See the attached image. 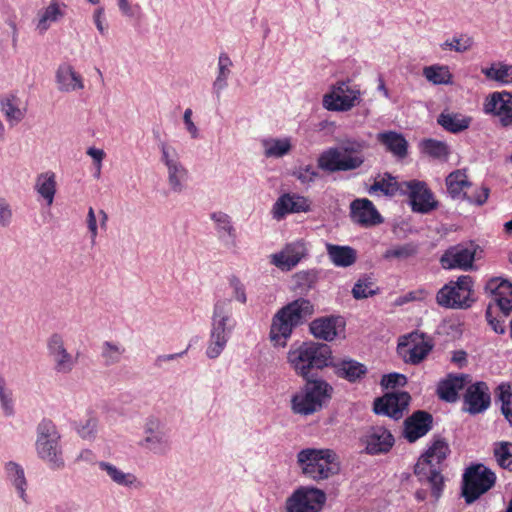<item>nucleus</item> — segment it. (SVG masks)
Here are the masks:
<instances>
[{"label": "nucleus", "mask_w": 512, "mask_h": 512, "mask_svg": "<svg viewBox=\"0 0 512 512\" xmlns=\"http://www.w3.org/2000/svg\"><path fill=\"white\" fill-rule=\"evenodd\" d=\"M465 411L470 414H479L491 405L489 386L485 382H476L469 385L464 394Z\"/></svg>", "instance_id": "obj_21"}, {"label": "nucleus", "mask_w": 512, "mask_h": 512, "mask_svg": "<svg viewBox=\"0 0 512 512\" xmlns=\"http://www.w3.org/2000/svg\"><path fill=\"white\" fill-rule=\"evenodd\" d=\"M56 78L62 91L83 89L82 76L77 74L73 67L68 64H63L58 68Z\"/></svg>", "instance_id": "obj_34"}, {"label": "nucleus", "mask_w": 512, "mask_h": 512, "mask_svg": "<svg viewBox=\"0 0 512 512\" xmlns=\"http://www.w3.org/2000/svg\"><path fill=\"white\" fill-rule=\"evenodd\" d=\"M485 289L491 293L494 303L503 315H510L512 311V283L510 280L501 277L490 278Z\"/></svg>", "instance_id": "obj_20"}, {"label": "nucleus", "mask_w": 512, "mask_h": 512, "mask_svg": "<svg viewBox=\"0 0 512 512\" xmlns=\"http://www.w3.org/2000/svg\"><path fill=\"white\" fill-rule=\"evenodd\" d=\"M478 248L474 242L450 247L441 256L440 263L444 269L470 270Z\"/></svg>", "instance_id": "obj_14"}, {"label": "nucleus", "mask_w": 512, "mask_h": 512, "mask_svg": "<svg viewBox=\"0 0 512 512\" xmlns=\"http://www.w3.org/2000/svg\"><path fill=\"white\" fill-rule=\"evenodd\" d=\"M287 358L296 375L301 377H306L314 368L332 367L336 376L355 383L368 373V368L354 359L334 360L331 347L323 343L304 342L291 347Z\"/></svg>", "instance_id": "obj_1"}, {"label": "nucleus", "mask_w": 512, "mask_h": 512, "mask_svg": "<svg viewBox=\"0 0 512 512\" xmlns=\"http://www.w3.org/2000/svg\"><path fill=\"white\" fill-rule=\"evenodd\" d=\"M307 254L303 241L291 242L282 252L272 256V263L282 270H291Z\"/></svg>", "instance_id": "obj_27"}, {"label": "nucleus", "mask_w": 512, "mask_h": 512, "mask_svg": "<svg viewBox=\"0 0 512 512\" xmlns=\"http://www.w3.org/2000/svg\"><path fill=\"white\" fill-rule=\"evenodd\" d=\"M368 455L387 453L395 444V437L390 430L382 426L369 428L360 438Z\"/></svg>", "instance_id": "obj_18"}, {"label": "nucleus", "mask_w": 512, "mask_h": 512, "mask_svg": "<svg viewBox=\"0 0 512 512\" xmlns=\"http://www.w3.org/2000/svg\"><path fill=\"white\" fill-rule=\"evenodd\" d=\"M490 195V188L481 186V187H471V189H467L464 194V200L476 204L483 205L486 203L488 197Z\"/></svg>", "instance_id": "obj_49"}, {"label": "nucleus", "mask_w": 512, "mask_h": 512, "mask_svg": "<svg viewBox=\"0 0 512 512\" xmlns=\"http://www.w3.org/2000/svg\"><path fill=\"white\" fill-rule=\"evenodd\" d=\"M368 148L369 144L364 140L347 138L339 147L322 151L317 165L329 173L354 171L365 163L364 151Z\"/></svg>", "instance_id": "obj_3"}, {"label": "nucleus", "mask_w": 512, "mask_h": 512, "mask_svg": "<svg viewBox=\"0 0 512 512\" xmlns=\"http://www.w3.org/2000/svg\"><path fill=\"white\" fill-rule=\"evenodd\" d=\"M88 156L92 157L94 159V162L97 167V175L101 173V163L102 160L105 158V152L102 149L97 148H89L87 151Z\"/></svg>", "instance_id": "obj_61"}, {"label": "nucleus", "mask_w": 512, "mask_h": 512, "mask_svg": "<svg viewBox=\"0 0 512 512\" xmlns=\"http://www.w3.org/2000/svg\"><path fill=\"white\" fill-rule=\"evenodd\" d=\"M485 317L495 332H497L499 335H503V333H505V321L492 315L491 305L487 307L485 311Z\"/></svg>", "instance_id": "obj_55"}, {"label": "nucleus", "mask_w": 512, "mask_h": 512, "mask_svg": "<svg viewBox=\"0 0 512 512\" xmlns=\"http://www.w3.org/2000/svg\"><path fill=\"white\" fill-rule=\"evenodd\" d=\"M193 111L191 108H186L184 111L183 120L185 122V127L188 132L191 134L192 138H197L199 136V129L196 127L195 123L192 120Z\"/></svg>", "instance_id": "obj_59"}, {"label": "nucleus", "mask_w": 512, "mask_h": 512, "mask_svg": "<svg viewBox=\"0 0 512 512\" xmlns=\"http://www.w3.org/2000/svg\"><path fill=\"white\" fill-rule=\"evenodd\" d=\"M230 285L233 288L234 298L241 303H245L247 301L245 285L236 276L230 277Z\"/></svg>", "instance_id": "obj_57"}, {"label": "nucleus", "mask_w": 512, "mask_h": 512, "mask_svg": "<svg viewBox=\"0 0 512 512\" xmlns=\"http://www.w3.org/2000/svg\"><path fill=\"white\" fill-rule=\"evenodd\" d=\"M297 464L304 476L320 482L339 473L340 462L332 449H302L297 454Z\"/></svg>", "instance_id": "obj_6"}, {"label": "nucleus", "mask_w": 512, "mask_h": 512, "mask_svg": "<svg viewBox=\"0 0 512 512\" xmlns=\"http://www.w3.org/2000/svg\"><path fill=\"white\" fill-rule=\"evenodd\" d=\"M345 322L340 316H328L316 318L309 325L311 334L316 338L331 341L343 331Z\"/></svg>", "instance_id": "obj_25"}, {"label": "nucleus", "mask_w": 512, "mask_h": 512, "mask_svg": "<svg viewBox=\"0 0 512 512\" xmlns=\"http://www.w3.org/2000/svg\"><path fill=\"white\" fill-rule=\"evenodd\" d=\"M411 396L406 391L391 392L374 401V413L399 420L407 411Z\"/></svg>", "instance_id": "obj_17"}, {"label": "nucleus", "mask_w": 512, "mask_h": 512, "mask_svg": "<svg viewBox=\"0 0 512 512\" xmlns=\"http://www.w3.org/2000/svg\"><path fill=\"white\" fill-rule=\"evenodd\" d=\"M36 432L37 455L48 461L51 468H62L64 462L59 445L60 435L54 422L49 419H42L38 423Z\"/></svg>", "instance_id": "obj_9"}, {"label": "nucleus", "mask_w": 512, "mask_h": 512, "mask_svg": "<svg viewBox=\"0 0 512 512\" xmlns=\"http://www.w3.org/2000/svg\"><path fill=\"white\" fill-rule=\"evenodd\" d=\"M423 75L427 81L433 84L452 83L453 75L447 66L432 65L423 69Z\"/></svg>", "instance_id": "obj_43"}, {"label": "nucleus", "mask_w": 512, "mask_h": 512, "mask_svg": "<svg viewBox=\"0 0 512 512\" xmlns=\"http://www.w3.org/2000/svg\"><path fill=\"white\" fill-rule=\"evenodd\" d=\"M451 452L445 438L435 437L414 466V473L420 481H427L435 500L439 499L445 487L442 474L444 462Z\"/></svg>", "instance_id": "obj_2"}, {"label": "nucleus", "mask_w": 512, "mask_h": 512, "mask_svg": "<svg viewBox=\"0 0 512 512\" xmlns=\"http://www.w3.org/2000/svg\"><path fill=\"white\" fill-rule=\"evenodd\" d=\"M306 377L304 385L291 397L290 408L295 414L310 415L321 411L331 400L334 389L323 378Z\"/></svg>", "instance_id": "obj_4"}, {"label": "nucleus", "mask_w": 512, "mask_h": 512, "mask_svg": "<svg viewBox=\"0 0 512 512\" xmlns=\"http://www.w3.org/2000/svg\"><path fill=\"white\" fill-rule=\"evenodd\" d=\"M311 201L309 197L285 193L278 197L272 208V215L277 220L283 219L289 213L309 212Z\"/></svg>", "instance_id": "obj_19"}, {"label": "nucleus", "mask_w": 512, "mask_h": 512, "mask_svg": "<svg viewBox=\"0 0 512 512\" xmlns=\"http://www.w3.org/2000/svg\"><path fill=\"white\" fill-rule=\"evenodd\" d=\"M211 220L215 224V230L218 234V238L222 241L226 247L237 246V230L232 224V220L229 215L223 211H215L211 214Z\"/></svg>", "instance_id": "obj_28"}, {"label": "nucleus", "mask_w": 512, "mask_h": 512, "mask_svg": "<svg viewBox=\"0 0 512 512\" xmlns=\"http://www.w3.org/2000/svg\"><path fill=\"white\" fill-rule=\"evenodd\" d=\"M326 249L328 258L335 266L348 268L356 262L357 252L353 247L327 244Z\"/></svg>", "instance_id": "obj_32"}, {"label": "nucleus", "mask_w": 512, "mask_h": 512, "mask_svg": "<svg viewBox=\"0 0 512 512\" xmlns=\"http://www.w3.org/2000/svg\"><path fill=\"white\" fill-rule=\"evenodd\" d=\"M493 456L497 464L512 471V443L500 441L493 444Z\"/></svg>", "instance_id": "obj_42"}, {"label": "nucleus", "mask_w": 512, "mask_h": 512, "mask_svg": "<svg viewBox=\"0 0 512 512\" xmlns=\"http://www.w3.org/2000/svg\"><path fill=\"white\" fill-rule=\"evenodd\" d=\"M231 321V301L218 300L214 306L212 315V330L206 348V355L210 359H216L225 349L231 335L233 325Z\"/></svg>", "instance_id": "obj_7"}, {"label": "nucleus", "mask_w": 512, "mask_h": 512, "mask_svg": "<svg viewBox=\"0 0 512 512\" xmlns=\"http://www.w3.org/2000/svg\"><path fill=\"white\" fill-rule=\"evenodd\" d=\"M35 189L47 204L51 205L56 195V174L52 171L39 174L36 178Z\"/></svg>", "instance_id": "obj_36"}, {"label": "nucleus", "mask_w": 512, "mask_h": 512, "mask_svg": "<svg viewBox=\"0 0 512 512\" xmlns=\"http://www.w3.org/2000/svg\"><path fill=\"white\" fill-rule=\"evenodd\" d=\"M432 348L433 346L426 342V340L420 339L419 342H414L412 346H409L407 351L404 352V360L411 365H419L421 361L427 358Z\"/></svg>", "instance_id": "obj_39"}, {"label": "nucleus", "mask_w": 512, "mask_h": 512, "mask_svg": "<svg viewBox=\"0 0 512 512\" xmlns=\"http://www.w3.org/2000/svg\"><path fill=\"white\" fill-rule=\"evenodd\" d=\"M428 292L425 288H419L418 290L408 292L404 295L403 301H422L427 299Z\"/></svg>", "instance_id": "obj_62"}, {"label": "nucleus", "mask_w": 512, "mask_h": 512, "mask_svg": "<svg viewBox=\"0 0 512 512\" xmlns=\"http://www.w3.org/2000/svg\"><path fill=\"white\" fill-rule=\"evenodd\" d=\"M291 149V142L284 140H273L266 143L265 155L267 157H283Z\"/></svg>", "instance_id": "obj_51"}, {"label": "nucleus", "mask_w": 512, "mask_h": 512, "mask_svg": "<svg viewBox=\"0 0 512 512\" xmlns=\"http://www.w3.org/2000/svg\"><path fill=\"white\" fill-rule=\"evenodd\" d=\"M293 175L304 185H309V183L314 182L318 178L319 173L312 165H306L296 168Z\"/></svg>", "instance_id": "obj_53"}, {"label": "nucleus", "mask_w": 512, "mask_h": 512, "mask_svg": "<svg viewBox=\"0 0 512 512\" xmlns=\"http://www.w3.org/2000/svg\"><path fill=\"white\" fill-rule=\"evenodd\" d=\"M63 13L57 4H51L41 13L37 24V29L45 32L49 28L51 22H56L58 18L62 17Z\"/></svg>", "instance_id": "obj_48"}, {"label": "nucleus", "mask_w": 512, "mask_h": 512, "mask_svg": "<svg viewBox=\"0 0 512 512\" xmlns=\"http://www.w3.org/2000/svg\"><path fill=\"white\" fill-rule=\"evenodd\" d=\"M404 189V181H398L394 175L385 172L375 177L374 183L368 189V194L374 195L380 193L381 195L394 197L395 195H402Z\"/></svg>", "instance_id": "obj_29"}, {"label": "nucleus", "mask_w": 512, "mask_h": 512, "mask_svg": "<svg viewBox=\"0 0 512 512\" xmlns=\"http://www.w3.org/2000/svg\"><path fill=\"white\" fill-rule=\"evenodd\" d=\"M472 121L473 118L469 115L458 112H442L437 119L438 125L452 134H459L468 129Z\"/></svg>", "instance_id": "obj_30"}, {"label": "nucleus", "mask_w": 512, "mask_h": 512, "mask_svg": "<svg viewBox=\"0 0 512 512\" xmlns=\"http://www.w3.org/2000/svg\"><path fill=\"white\" fill-rule=\"evenodd\" d=\"M466 352L465 351H456L452 355V362H454L459 367L464 366L466 362Z\"/></svg>", "instance_id": "obj_64"}, {"label": "nucleus", "mask_w": 512, "mask_h": 512, "mask_svg": "<svg viewBox=\"0 0 512 512\" xmlns=\"http://www.w3.org/2000/svg\"><path fill=\"white\" fill-rule=\"evenodd\" d=\"M11 219H12L11 207L4 200V198H0V226L10 225Z\"/></svg>", "instance_id": "obj_58"}, {"label": "nucleus", "mask_w": 512, "mask_h": 512, "mask_svg": "<svg viewBox=\"0 0 512 512\" xmlns=\"http://www.w3.org/2000/svg\"><path fill=\"white\" fill-rule=\"evenodd\" d=\"M438 306L452 309H466L472 306L473 278L460 276L440 288L436 294Z\"/></svg>", "instance_id": "obj_10"}, {"label": "nucleus", "mask_w": 512, "mask_h": 512, "mask_svg": "<svg viewBox=\"0 0 512 512\" xmlns=\"http://www.w3.org/2000/svg\"><path fill=\"white\" fill-rule=\"evenodd\" d=\"M162 161L167 167L168 182L173 191L180 193L184 188V182L187 179L188 172L179 160L176 149L167 143L160 144Z\"/></svg>", "instance_id": "obj_15"}, {"label": "nucleus", "mask_w": 512, "mask_h": 512, "mask_svg": "<svg viewBox=\"0 0 512 512\" xmlns=\"http://www.w3.org/2000/svg\"><path fill=\"white\" fill-rule=\"evenodd\" d=\"M445 45L450 47L453 51L465 52L472 47L473 42L471 38L462 39L454 37L451 40H447Z\"/></svg>", "instance_id": "obj_56"}, {"label": "nucleus", "mask_w": 512, "mask_h": 512, "mask_svg": "<svg viewBox=\"0 0 512 512\" xmlns=\"http://www.w3.org/2000/svg\"><path fill=\"white\" fill-rule=\"evenodd\" d=\"M5 471L15 486L19 496L26 502L27 481L22 466L15 462H9L5 465Z\"/></svg>", "instance_id": "obj_40"}, {"label": "nucleus", "mask_w": 512, "mask_h": 512, "mask_svg": "<svg viewBox=\"0 0 512 512\" xmlns=\"http://www.w3.org/2000/svg\"><path fill=\"white\" fill-rule=\"evenodd\" d=\"M359 104H361L360 85L349 78L335 82L322 99L323 107L331 112H348Z\"/></svg>", "instance_id": "obj_11"}, {"label": "nucleus", "mask_w": 512, "mask_h": 512, "mask_svg": "<svg viewBox=\"0 0 512 512\" xmlns=\"http://www.w3.org/2000/svg\"><path fill=\"white\" fill-rule=\"evenodd\" d=\"M0 403L5 415L11 416L14 414L12 391L7 389L6 381L2 375H0Z\"/></svg>", "instance_id": "obj_50"}, {"label": "nucleus", "mask_w": 512, "mask_h": 512, "mask_svg": "<svg viewBox=\"0 0 512 512\" xmlns=\"http://www.w3.org/2000/svg\"><path fill=\"white\" fill-rule=\"evenodd\" d=\"M481 73L490 81H495L501 84L512 83V66L505 64V62H493L490 67L481 69Z\"/></svg>", "instance_id": "obj_38"}, {"label": "nucleus", "mask_w": 512, "mask_h": 512, "mask_svg": "<svg viewBox=\"0 0 512 512\" xmlns=\"http://www.w3.org/2000/svg\"><path fill=\"white\" fill-rule=\"evenodd\" d=\"M327 502L323 489L312 486H300L286 498V512H320Z\"/></svg>", "instance_id": "obj_12"}, {"label": "nucleus", "mask_w": 512, "mask_h": 512, "mask_svg": "<svg viewBox=\"0 0 512 512\" xmlns=\"http://www.w3.org/2000/svg\"><path fill=\"white\" fill-rule=\"evenodd\" d=\"M126 352L125 347L112 342H104L101 348V357L105 366H113L119 363L122 355Z\"/></svg>", "instance_id": "obj_44"}, {"label": "nucleus", "mask_w": 512, "mask_h": 512, "mask_svg": "<svg viewBox=\"0 0 512 512\" xmlns=\"http://www.w3.org/2000/svg\"><path fill=\"white\" fill-rule=\"evenodd\" d=\"M0 106L6 120L11 126L23 120L26 110L20 107V100L15 95L4 96L0 99Z\"/></svg>", "instance_id": "obj_35"}, {"label": "nucleus", "mask_w": 512, "mask_h": 512, "mask_svg": "<svg viewBox=\"0 0 512 512\" xmlns=\"http://www.w3.org/2000/svg\"><path fill=\"white\" fill-rule=\"evenodd\" d=\"M377 139L395 157L400 159L407 157L408 143L400 133L391 132L390 130L389 132L378 134Z\"/></svg>", "instance_id": "obj_33"}, {"label": "nucleus", "mask_w": 512, "mask_h": 512, "mask_svg": "<svg viewBox=\"0 0 512 512\" xmlns=\"http://www.w3.org/2000/svg\"><path fill=\"white\" fill-rule=\"evenodd\" d=\"M468 378L469 376L465 374H448L438 382V398L446 403H455L459 398V392L465 389Z\"/></svg>", "instance_id": "obj_26"}, {"label": "nucleus", "mask_w": 512, "mask_h": 512, "mask_svg": "<svg viewBox=\"0 0 512 512\" xmlns=\"http://www.w3.org/2000/svg\"><path fill=\"white\" fill-rule=\"evenodd\" d=\"M98 466L100 470L106 472L110 479L117 485L125 487L132 486L136 480L134 474L125 473L121 471L120 468L108 462H99Z\"/></svg>", "instance_id": "obj_41"}, {"label": "nucleus", "mask_w": 512, "mask_h": 512, "mask_svg": "<svg viewBox=\"0 0 512 512\" xmlns=\"http://www.w3.org/2000/svg\"><path fill=\"white\" fill-rule=\"evenodd\" d=\"M87 224H88V231L91 234V239L94 242L96 239V236L98 234V227L95 217V210L92 207L88 208V215H87Z\"/></svg>", "instance_id": "obj_60"}, {"label": "nucleus", "mask_w": 512, "mask_h": 512, "mask_svg": "<svg viewBox=\"0 0 512 512\" xmlns=\"http://www.w3.org/2000/svg\"><path fill=\"white\" fill-rule=\"evenodd\" d=\"M497 475L484 464H472L462 476L461 495L465 503L472 504L495 486Z\"/></svg>", "instance_id": "obj_8"}, {"label": "nucleus", "mask_w": 512, "mask_h": 512, "mask_svg": "<svg viewBox=\"0 0 512 512\" xmlns=\"http://www.w3.org/2000/svg\"><path fill=\"white\" fill-rule=\"evenodd\" d=\"M473 187L472 182L468 180L464 170H456L448 174L446 178L447 193L453 199H465V191Z\"/></svg>", "instance_id": "obj_31"}, {"label": "nucleus", "mask_w": 512, "mask_h": 512, "mask_svg": "<svg viewBox=\"0 0 512 512\" xmlns=\"http://www.w3.org/2000/svg\"><path fill=\"white\" fill-rule=\"evenodd\" d=\"M350 215L361 226H374L382 223V217L375 204L369 198H356L350 204Z\"/></svg>", "instance_id": "obj_23"}, {"label": "nucleus", "mask_w": 512, "mask_h": 512, "mask_svg": "<svg viewBox=\"0 0 512 512\" xmlns=\"http://www.w3.org/2000/svg\"><path fill=\"white\" fill-rule=\"evenodd\" d=\"M432 427L433 415L426 411H416L405 420L404 435L408 442L413 443L427 435Z\"/></svg>", "instance_id": "obj_24"}, {"label": "nucleus", "mask_w": 512, "mask_h": 512, "mask_svg": "<svg viewBox=\"0 0 512 512\" xmlns=\"http://www.w3.org/2000/svg\"><path fill=\"white\" fill-rule=\"evenodd\" d=\"M499 398L502 402L501 411L512 426V385L502 383L498 386Z\"/></svg>", "instance_id": "obj_47"}, {"label": "nucleus", "mask_w": 512, "mask_h": 512, "mask_svg": "<svg viewBox=\"0 0 512 512\" xmlns=\"http://www.w3.org/2000/svg\"><path fill=\"white\" fill-rule=\"evenodd\" d=\"M402 195L408 197L409 205L413 212L426 215V213L439 208V201L436 200L426 181L417 179L404 181Z\"/></svg>", "instance_id": "obj_13"}, {"label": "nucleus", "mask_w": 512, "mask_h": 512, "mask_svg": "<svg viewBox=\"0 0 512 512\" xmlns=\"http://www.w3.org/2000/svg\"><path fill=\"white\" fill-rule=\"evenodd\" d=\"M48 355L54 362V370L56 373L69 374L74 369L78 362V353L73 355L67 350L63 336L60 334H53L49 337Z\"/></svg>", "instance_id": "obj_16"}, {"label": "nucleus", "mask_w": 512, "mask_h": 512, "mask_svg": "<svg viewBox=\"0 0 512 512\" xmlns=\"http://www.w3.org/2000/svg\"><path fill=\"white\" fill-rule=\"evenodd\" d=\"M378 287L375 285L371 277H361L355 283L352 294L354 299H367L369 296L375 295Z\"/></svg>", "instance_id": "obj_45"}, {"label": "nucleus", "mask_w": 512, "mask_h": 512, "mask_svg": "<svg viewBox=\"0 0 512 512\" xmlns=\"http://www.w3.org/2000/svg\"><path fill=\"white\" fill-rule=\"evenodd\" d=\"M232 61L227 53H220L218 56V75L212 84L213 90L218 98L221 92L226 89L228 85V78L231 75Z\"/></svg>", "instance_id": "obj_37"}, {"label": "nucleus", "mask_w": 512, "mask_h": 512, "mask_svg": "<svg viewBox=\"0 0 512 512\" xmlns=\"http://www.w3.org/2000/svg\"><path fill=\"white\" fill-rule=\"evenodd\" d=\"M417 253V247L413 244H405L387 249L384 254V258H399L406 259L414 256Z\"/></svg>", "instance_id": "obj_52"}, {"label": "nucleus", "mask_w": 512, "mask_h": 512, "mask_svg": "<svg viewBox=\"0 0 512 512\" xmlns=\"http://www.w3.org/2000/svg\"><path fill=\"white\" fill-rule=\"evenodd\" d=\"M407 383V377L399 373H390L383 375L380 381L382 386L386 389H394L396 386H403Z\"/></svg>", "instance_id": "obj_54"}, {"label": "nucleus", "mask_w": 512, "mask_h": 512, "mask_svg": "<svg viewBox=\"0 0 512 512\" xmlns=\"http://www.w3.org/2000/svg\"><path fill=\"white\" fill-rule=\"evenodd\" d=\"M484 111L498 116L504 127L512 125V94L508 91L493 92L487 98Z\"/></svg>", "instance_id": "obj_22"}, {"label": "nucleus", "mask_w": 512, "mask_h": 512, "mask_svg": "<svg viewBox=\"0 0 512 512\" xmlns=\"http://www.w3.org/2000/svg\"><path fill=\"white\" fill-rule=\"evenodd\" d=\"M422 150L426 155L437 158L446 159L449 155V148L447 143L427 138L421 143Z\"/></svg>", "instance_id": "obj_46"}, {"label": "nucleus", "mask_w": 512, "mask_h": 512, "mask_svg": "<svg viewBox=\"0 0 512 512\" xmlns=\"http://www.w3.org/2000/svg\"><path fill=\"white\" fill-rule=\"evenodd\" d=\"M96 428V420L95 419H88L87 425L83 426L79 429V434L81 437L86 438L94 434Z\"/></svg>", "instance_id": "obj_63"}, {"label": "nucleus", "mask_w": 512, "mask_h": 512, "mask_svg": "<svg viewBox=\"0 0 512 512\" xmlns=\"http://www.w3.org/2000/svg\"><path fill=\"white\" fill-rule=\"evenodd\" d=\"M314 314V306L308 299L299 298L282 307L275 314L270 326V339L276 345L285 346L292 330Z\"/></svg>", "instance_id": "obj_5"}]
</instances>
